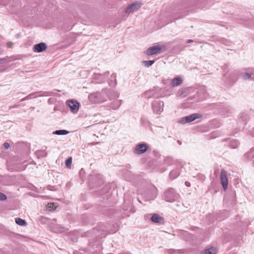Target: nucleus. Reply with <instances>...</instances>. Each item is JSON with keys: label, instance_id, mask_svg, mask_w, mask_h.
Masks as SVG:
<instances>
[{"label": "nucleus", "instance_id": "nucleus-1", "mask_svg": "<svg viewBox=\"0 0 254 254\" xmlns=\"http://www.w3.org/2000/svg\"><path fill=\"white\" fill-rule=\"evenodd\" d=\"M164 197L167 201L173 202L179 201L180 195L172 188H169L164 192Z\"/></svg>", "mask_w": 254, "mask_h": 254}, {"label": "nucleus", "instance_id": "nucleus-2", "mask_svg": "<svg viewBox=\"0 0 254 254\" xmlns=\"http://www.w3.org/2000/svg\"><path fill=\"white\" fill-rule=\"evenodd\" d=\"M153 112L156 114H160L163 110L164 103L161 101H154L152 104Z\"/></svg>", "mask_w": 254, "mask_h": 254}, {"label": "nucleus", "instance_id": "nucleus-3", "mask_svg": "<svg viewBox=\"0 0 254 254\" xmlns=\"http://www.w3.org/2000/svg\"><path fill=\"white\" fill-rule=\"evenodd\" d=\"M202 115L200 114H192L190 116H186L181 119L180 123L181 124H185L188 123H190L196 119L200 118Z\"/></svg>", "mask_w": 254, "mask_h": 254}, {"label": "nucleus", "instance_id": "nucleus-4", "mask_svg": "<svg viewBox=\"0 0 254 254\" xmlns=\"http://www.w3.org/2000/svg\"><path fill=\"white\" fill-rule=\"evenodd\" d=\"M68 106L69 107L71 112L75 114L78 111L79 103L76 100H70L66 101Z\"/></svg>", "mask_w": 254, "mask_h": 254}, {"label": "nucleus", "instance_id": "nucleus-5", "mask_svg": "<svg viewBox=\"0 0 254 254\" xmlns=\"http://www.w3.org/2000/svg\"><path fill=\"white\" fill-rule=\"evenodd\" d=\"M220 180L223 189L226 190L228 187V179L227 172L223 169L221 171Z\"/></svg>", "mask_w": 254, "mask_h": 254}, {"label": "nucleus", "instance_id": "nucleus-6", "mask_svg": "<svg viewBox=\"0 0 254 254\" xmlns=\"http://www.w3.org/2000/svg\"><path fill=\"white\" fill-rule=\"evenodd\" d=\"M148 149V146L146 143H141L137 144L135 147L134 152L138 154L145 153Z\"/></svg>", "mask_w": 254, "mask_h": 254}, {"label": "nucleus", "instance_id": "nucleus-7", "mask_svg": "<svg viewBox=\"0 0 254 254\" xmlns=\"http://www.w3.org/2000/svg\"><path fill=\"white\" fill-rule=\"evenodd\" d=\"M47 48V44L44 42H41L39 44H35L33 46V50L34 52L41 53L45 50Z\"/></svg>", "mask_w": 254, "mask_h": 254}, {"label": "nucleus", "instance_id": "nucleus-8", "mask_svg": "<svg viewBox=\"0 0 254 254\" xmlns=\"http://www.w3.org/2000/svg\"><path fill=\"white\" fill-rule=\"evenodd\" d=\"M161 51V48L158 46H153L149 48L146 51V54L148 56H151L157 53H159Z\"/></svg>", "mask_w": 254, "mask_h": 254}, {"label": "nucleus", "instance_id": "nucleus-9", "mask_svg": "<svg viewBox=\"0 0 254 254\" xmlns=\"http://www.w3.org/2000/svg\"><path fill=\"white\" fill-rule=\"evenodd\" d=\"M109 75V71H107L104 74L101 73H95L94 74V78L97 80H99V82L102 83L104 82L106 79V78Z\"/></svg>", "mask_w": 254, "mask_h": 254}, {"label": "nucleus", "instance_id": "nucleus-10", "mask_svg": "<svg viewBox=\"0 0 254 254\" xmlns=\"http://www.w3.org/2000/svg\"><path fill=\"white\" fill-rule=\"evenodd\" d=\"M244 157L248 161H253V165L254 166V148H253L251 150L246 153L244 155Z\"/></svg>", "mask_w": 254, "mask_h": 254}, {"label": "nucleus", "instance_id": "nucleus-11", "mask_svg": "<svg viewBox=\"0 0 254 254\" xmlns=\"http://www.w3.org/2000/svg\"><path fill=\"white\" fill-rule=\"evenodd\" d=\"M157 94V92L155 89H151L145 92L144 93V96L145 98L150 99L155 97Z\"/></svg>", "mask_w": 254, "mask_h": 254}, {"label": "nucleus", "instance_id": "nucleus-12", "mask_svg": "<svg viewBox=\"0 0 254 254\" xmlns=\"http://www.w3.org/2000/svg\"><path fill=\"white\" fill-rule=\"evenodd\" d=\"M101 94L99 92H96L90 94L89 96V99L94 102H100Z\"/></svg>", "mask_w": 254, "mask_h": 254}, {"label": "nucleus", "instance_id": "nucleus-13", "mask_svg": "<svg viewBox=\"0 0 254 254\" xmlns=\"http://www.w3.org/2000/svg\"><path fill=\"white\" fill-rule=\"evenodd\" d=\"M151 220L152 222L155 223H161L162 221H163V219L158 214L154 213L152 215V217H151Z\"/></svg>", "mask_w": 254, "mask_h": 254}, {"label": "nucleus", "instance_id": "nucleus-14", "mask_svg": "<svg viewBox=\"0 0 254 254\" xmlns=\"http://www.w3.org/2000/svg\"><path fill=\"white\" fill-rule=\"evenodd\" d=\"M116 76L115 74H112L111 76L109 84L111 87H115L117 85Z\"/></svg>", "mask_w": 254, "mask_h": 254}, {"label": "nucleus", "instance_id": "nucleus-15", "mask_svg": "<svg viewBox=\"0 0 254 254\" xmlns=\"http://www.w3.org/2000/svg\"><path fill=\"white\" fill-rule=\"evenodd\" d=\"M180 173L179 169L173 170L170 173V177L171 179L173 180L176 178L180 175Z\"/></svg>", "mask_w": 254, "mask_h": 254}, {"label": "nucleus", "instance_id": "nucleus-16", "mask_svg": "<svg viewBox=\"0 0 254 254\" xmlns=\"http://www.w3.org/2000/svg\"><path fill=\"white\" fill-rule=\"evenodd\" d=\"M183 82V80L180 77H175L172 79V83L174 86H177Z\"/></svg>", "mask_w": 254, "mask_h": 254}, {"label": "nucleus", "instance_id": "nucleus-17", "mask_svg": "<svg viewBox=\"0 0 254 254\" xmlns=\"http://www.w3.org/2000/svg\"><path fill=\"white\" fill-rule=\"evenodd\" d=\"M121 104V100H116L113 102L110 105V107L114 110L118 108Z\"/></svg>", "mask_w": 254, "mask_h": 254}, {"label": "nucleus", "instance_id": "nucleus-18", "mask_svg": "<svg viewBox=\"0 0 254 254\" xmlns=\"http://www.w3.org/2000/svg\"><path fill=\"white\" fill-rule=\"evenodd\" d=\"M188 94V89L187 88H184L181 90H179L178 92V95L182 97H186Z\"/></svg>", "mask_w": 254, "mask_h": 254}, {"label": "nucleus", "instance_id": "nucleus-19", "mask_svg": "<svg viewBox=\"0 0 254 254\" xmlns=\"http://www.w3.org/2000/svg\"><path fill=\"white\" fill-rule=\"evenodd\" d=\"M216 250L213 248L211 247L210 249L205 250L202 253V254H216Z\"/></svg>", "mask_w": 254, "mask_h": 254}, {"label": "nucleus", "instance_id": "nucleus-20", "mask_svg": "<svg viewBox=\"0 0 254 254\" xmlns=\"http://www.w3.org/2000/svg\"><path fill=\"white\" fill-rule=\"evenodd\" d=\"M15 222L17 225L21 226H24L26 225V221L20 218H15Z\"/></svg>", "mask_w": 254, "mask_h": 254}, {"label": "nucleus", "instance_id": "nucleus-21", "mask_svg": "<svg viewBox=\"0 0 254 254\" xmlns=\"http://www.w3.org/2000/svg\"><path fill=\"white\" fill-rule=\"evenodd\" d=\"M68 131L65 129H60L55 131L53 133L57 135H66L68 133Z\"/></svg>", "mask_w": 254, "mask_h": 254}, {"label": "nucleus", "instance_id": "nucleus-22", "mask_svg": "<svg viewBox=\"0 0 254 254\" xmlns=\"http://www.w3.org/2000/svg\"><path fill=\"white\" fill-rule=\"evenodd\" d=\"M36 94L37 93L36 92L30 94L28 96H27L26 97L22 98L21 100V101H23L29 100V99H31L32 98H35V97H36Z\"/></svg>", "mask_w": 254, "mask_h": 254}, {"label": "nucleus", "instance_id": "nucleus-23", "mask_svg": "<svg viewBox=\"0 0 254 254\" xmlns=\"http://www.w3.org/2000/svg\"><path fill=\"white\" fill-rule=\"evenodd\" d=\"M133 6H134L133 4H129L125 9V12L127 13H129L131 12H132L134 11V10L133 9Z\"/></svg>", "mask_w": 254, "mask_h": 254}, {"label": "nucleus", "instance_id": "nucleus-24", "mask_svg": "<svg viewBox=\"0 0 254 254\" xmlns=\"http://www.w3.org/2000/svg\"><path fill=\"white\" fill-rule=\"evenodd\" d=\"M72 163V157H69L65 160V165L67 168H70Z\"/></svg>", "mask_w": 254, "mask_h": 254}, {"label": "nucleus", "instance_id": "nucleus-25", "mask_svg": "<svg viewBox=\"0 0 254 254\" xmlns=\"http://www.w3.org/2000/svg\"><path fill=\"white\" fill-rule=\"evenodd\" d=\"M154 62L155 61L154 60L143 62L144 65L146 67H149L152 65Z\"/></svg>", "mask_w": 254, "mask_h": 254}, {"label": "nucleus", "instance_id": "nucleus-26", "mask_svg": "<svg viewBox=\"0 0 254 254\" xmlns=\"http://www.w3.org/2000/svg\"><path fill=\"white\" fill-rule=\"evenodd\" d=\"M243 78L245 79H249L251 78L252 74L248 73H245L242 74Z\"/></svg>", "mask_w": 254, "mask_h": 254}, {"label": "nucleus", "instance_id": "nucleus-27", "mask_svg": "<svg viewBox=\"0 0 254 254\" xmlns=\"http://www.w3.org/2000/svg\"><path fill=\"white\" fill-rule=\"evenodd\" d=\"M239 143L237 141L234 140L231 142L230 145L232 146V148H235L239 146Z\"/></svg>", "mask_w": 254, "mask_h": 254}, {"label": "nucleus", "instance_id": "nucleus-28", "mask_svg": "<svg viewBox=\"0 0 254 254\" xmlns=\"http://www.w3.org/2000/svg\"><path fill=\"white\" fill-rule=\"evenodd\" d=\"M7 199L6 195L0 192V201H3Z\"/></svg>", "mask_w": 254, "mask_h": 254}, {"label": "nucleus", "instance_id": "nucleus-29", "mask_svg": "<svg viewBox=\"0 0 254 254\" xmlns=\"http://www.w3.org/2000/svg\"><path fill=\"white\" fill-rule=\"evenodd\" d=\"M131 4L134 5V6H133V9L134 10V11L138 10L140 7L139 4L137 2H134V3H131Z\"/></svg>", "mask_w": 254, "mask_h": 254}, {"label": "nucleus", "instance_id": "nucleus-30", "mask_svg": "<svg viewBox=\"0 0 254 254\" xmlns=\"http://www.w3.org/2000/svg\"><path fill=\"white\" fill-rule=\"evenodd\" d=\"M49 208L50 209L55 210L56 208L54 203H50L49 204Z\"/></svg>", "mask_w": 254, "mask_h": 254}, {"label": "nucleus", "instance_id": "nucleus-31", "mask_svg": "<svg viewBox=\"0 0 254 254\" xmlns=\"http://www.w3.org/2000/svg\"><path fill=\"white\" fill-rule=\"evenodd\" d=\"M20 106H21L20 104H15L14 105L9 106L8 108H9V109H11L12 108H17V107H18Z\"/></svg>", "mask_w": 254, "mask_h": 254}, {"label": "nucleus", "instance_id": "nucleus-32", "mask_svg": "<svg viewBox=\"0 0 254 254\" xmlns=\"http://www.w3.org/2000/svg\"><path fill=\"white\" fill-rule=\"evenodd\" d=\"M7 62V59L6 58L0 59V64H3Z\"/></svg>", "mask_w": 254, "mask_h": 254}, {"label": "nucleus", "instance_id": "nucleus-33", "mask_svg": "<svg viewBox=\"0 0 254 254\" xmlns=\"http://www.w3.org/2000/svg\"><path fill=\"white\" fill-rule=\"evenodd\" d=\"M13 43L11 42H9L7 43V46L8 48H11L13 47Z\"/></svg>", "mask_w": 254, "mask_h": 254}, {"label": "nucleus", "instance_id": "nucleus-34", "mask_svg": "<svg viewBox=\"0 0 254 254\" xmlns=\"http://www.w3.org/2000/svg\"><path fill=\"white\" fill-rule=\"evenodd\" d=\"M3 145L4 147L6 149H8L10 146L8 142L4 143Z\"/></svg>", "mask_w": 254, "mask_h": 254}, {"label": "nucleus", "instance_id": "nucleus-35", "mask_svg": "<svg viewBox=\"0 0 254 254\" xmlns=\"http://www.w3.org/2000/svg\"><path fill=\"white\" fill-rule=\"evenodd\" d=\"M113 93L114 94V98H118L119 95L118 94V93L117 92H113Z\"/></svg>", "mask_w": 254, "mask_h": 254}, {"label": "nucleus", "instance_id": "nucleus-36", "mask_svg": "<svg viewBox=\"0 0 254 254\" xmlns=\"http://www.w3.org/2000/svg\"><path fill=\"white\" fill-rule=\"evenodd\" d=\"M191 42H193V40H188L187 41V43H191Z\"/></svg>", "mask_w": 254, "mask_h": 254}, {"label": "nucleus", "instance_id": "nucleus-37", "mask_svg": "<svg viewBox=\"0 0 254 254\" xmlns=\"http://www.w3.org/2000/svg\"><path fill=\"white\" fill-rule=\"evenodd\" d=\"M185 184H186V186H190V183L188 182H186Z\"/></svg>", "mask_w": 254, "mask_h": 254}, {"label": "nucleus", "instance_id": "nucleus-38", "mask_svg": "<svg viewBox=\"0 0 254 254\" xmlns=\"http://www.w3.org/2000/svg\"><path fill=\"white\" fill-rule=\"evenodd\" d=\"M177 142H178V143L179 144H180V145L182 144V142H181L180 140H178L177 141Z\"/></svg>", "mask_w": 254, "mask_h": 254}, {"label": "nucleus", "instance_id": "nucleus-39", "mask_svg": "<svg viewBox=\"0 0 254 254\" xmlns=\"http://www.w3.org/2000/svg\"><path fill=\"white\" fill-rule=\"evenodd\" d=\"M98 143H99V142H93L92 144H98Z\"/></svg>", "mask_w": 254, "mask_h": 254}, {"label": "nucleus", "instance_id": "nucleus-40", "mask_svg": "<svg viewBox=\"0 0 254 254\" xmlns=\"http://www.w3.org/2000/svg\"><path fill=\"white\" fill-rule=\"evenodd\" d=\"M47 153H46V154H45V155H44V156H47Z\"/></svg>", "mask_w": 254, "mask_h": 254}]
</instances>
